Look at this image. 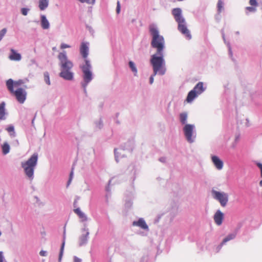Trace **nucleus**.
I'll list each match as a JSON object with an SVG mask.
<instances>
[{
    "label": "nucleus",
    "mask_w": 262,
    "mask_h": 262,
    "mask_svg": "<svg viewBox=\"0 0 262 262\" xmlns=\"http://www.w3.org/2000/svg\"><path fill=\"white\" fill-rule=\"evenodd\" d=\"M133 225L134 226H139L143 229H148V226L143 219H140L138 221L134 222Z\"/></svg>",
    "instance_id": "nucleus-15"
},
{
    "label": "nucleus",
    "mask_w": 262,
    "mask_h": 262,
    "mask_svg": "<svg viewBox=\"0 0 262 262\" xmlns=\"http://www.w3.org/2000/svg\"><path fill=\"white\" fill-rule=\"evenodd\" d=\"M28 11H29V9L27 8H23L21 10V13L24 15H27Z\"/></svg>",
    "instance_id": "nucleus-34"
},
{
    "label": "nucleus",
    "mask_w": 262,
    "mask_h": 262,
    "mask_svg": "<svg viewBox=\"0 0 262 262\" xmlns=\"http://www.w3.org/2000/svg\"><path fill=\"white\" fill-rule=\"evenodd\" d=\"M44 80L46 82V83L50 85V77H49V74L48 72H46L44 73Z\"/></svg>",
    "instance_id": "nucleus-26"
},
{
    "label": "nucleus",
    "mask_w": 262,
    "mask_h": 262,
    "mask_svg": "<svg viewBox=\"0 0 262 262\" xmlns=\"http://www.w3.org/2000/svg\"><path fill=\"white\" fill-rule=\"evenodd\" d=\"M58 58L60 62L61 67L62 69L59 75L61 77L68 80H71L73 78V73L70 71L73 67V63L69 60L66 55V52H61L59 54Z\"/></svg>",
    "instance_id": "nucleus-4"
},
{
    "label": "nucleus",
    "mask_w": 262,
    "mask_h": 262,
    "mask_svg": "<svg viewBox=\"0 0 262 262\" xmlns=\"http://www.w3.org/2000/svg\"><path fill=\"white\" fill-rule=\"evenodd\" d=\"M212 194L214 199L217 200L222 207L226 206L228 201V195L227 193L213 190Z\"/></svg>",
    "instance_id": "nucleus-6"
},
{
    "label": "nucleus",
    "mask_w": 262,
    "mask_h": 262,
    "mask_svg": "<svg viewBox=\"0 0 262 262\" xmlns=\"http://www.w3.org/2000/svg\"><path fill=\"white\" fill-rule=\"evenodd\" d=\"M5 103L4 102H2L0 104V120L5 119V115L6 114L5 112Z\"/></svg>",
    "instance_id": "nucleus-19"
},
{
    "label": "nucleus",
    "mask_w": 262,
    "mask_h": 262,
    "mask_svg": "<svg viewBox=\"0 0 262 262\" xmlns=\"http://www.w3.org/2000/svg\"><path fill=\"white\" fill-rule=\"evenodd\" d=\"M82 231H83V234L80 236V237L79 238L80 246H82L86 243L88 239V236L89 235V232L88 229H83Z\"/></svg>",
    "instance_id": "nucleus-12"
},
{
    "label": "nucleus",
    "mask_w": 262,
    "mask_h": 262,
    "mask_svg": "<svg viewBox=\"0 0 262 262\" xmlns=\"http://www.w3.org/2000/svg\"><path fill=\"white\" fill-rule=\"evenodd\" d=\"M246 10L250 12H254L256 11V8L254 7H246Z\"/></svg>",
    "instance_id": "nucleus-33"
},
{
    "label": "nucleus",
    "mask_w": 262,
    "mask_h": 262,
    "mask_svg": "<svg viewBox=\"0 0 262 262\" xmlns=\"http://www.w3.org/2000/svg\"><path fill=\"white\" fill-rule=\"evenodd\" d=\"M198 95L194 92L192 90L190 91L187 96L186 101L188 103L191 102L194 98H195Z\"/></svg>",
    "instance_id": "nucleus-18"
},
{
    "label": "nucleus",
    "mask_w": 262,
    "mask_h": 262,
    "mask_svg": "<svg viewBox=\"0 0 262 262\" xmlns=\"http://www.w3.org/2000/svg\"><path fill=\"white\" fill-rule=\"evenodd\" d=\"M11 52V54L9 56V58L11 60L19 61L21 58V55L19 53H17L14 49H11L10 50Z\"/></svg>",
    "instance_id": "nucleus-13"
},
{
    "label": "nucleus",
    "mask_w": 262,
    "mask_h": 262,
    "mask_svg": "<svg viewBox=\"0 0 262 262\" xmlns=\"http://www.w3.org/2000/svg\"><path fill=\"white\" fill-rule=\"evenodd\" d=\"M81 259L78 257L75 256L73 257V262H81Z\"/></svg>",
    "instance_id": "nucleus-38"
},
{
    "label": "nucleus",
    "mask_w": 262,
    "mask_h": 262,
    "mask_svg": "<svg viewBox=\"0 0 262 262\" xmlns=\"http://www.w3.org/2000/svg\"><path fill=\"white\" fill-rule=\"evenodd\" d=\"M80 52L82 57L84 59V64L80 66L82 73L83 82L82 83L83 88L85 89L88 84L93 79V74L91 70V65L90 62L87 59L89 52L88 43L82 42L80 47Z\"/></svg>",
    "instance_id": "nucleus-2"
},
{
    "label": "nucleus",
    "mask_w": 262,
    "mask_h": 262,
    "mask_svg": "<svg viewBox=\"0 0 262 262\" xmlns=\"http://www.w3.org/2000/svg\"><path fill=\"white\" fill-rule=\"evenodd\" d=\"M6 130L10 133L11 136H14V127L12 125L9 126L7 128Z\"/></svg>",
    "instance_id": "nucleus-28"
},
{
    "label": "nucleus",
    "mask_w": 262,
    "mask_h": 262,
    "mask_svg": "<svg viewBox=\"0 0 262 262\" xmlns=\"http://www.w3.org/2000/svg\"><path fill=\"white\" fill-rule=\"evenodd\" d=\"M73 168H72V170L70 173V178H69V180L68 181V185H69L71 181H72V178H73Z\"/></svg>",
    "instance_id": "nucleus-35"
},
{
    "label": "nucleus",
    "mask_w": 262,
    "mask_h": 262,
    "mask_svg": "<svg viewBox=\"0 0 262 262\" xmlns=\"http://www.w3.org/2000/svg\"><path fill=\"white\" fill-rule=\"evenodd\" d=\"M4 261L3 253L2 251H0V262Z\"/></svg>",
    "instance_id": "nucleus-41"
},
{
    "label": "nucleus",
    "mask_w": 262,
    "mask_h": 262,
    "mask_svg": "<svg viewBox=\"0 0 262 262\" xmlns=\"http://www.w3.org/2000/svg\"><path fill=\"white\" fill-rule=\"evenodd\" d=\"M129 66L130 68L132 69V71L134 73L135 75H137V69L133 61L129 62Z\"/></svg>",
    "instance_id": "nucleus-25"
},
{
    "label": "nucleus",
    "mask_w": 262,
    "mask_h": 262,
    "mask_svg": "<svg viewBox=\"0 0 262 262\" xmlns=\"http://www.w3.org/2000/svg\"><path fill=\"white\" fill-rule=\"evenodd\" d=\"M177 23H178L179 30L184 34L187 39H190L191 38V36L189 31L186 26L185 20L181 19V20L179 21Z\"/></svg>",
    "instance_id": "nucleus-8"
},
{
    "label": "nucleus",
    "mask_w": 262,
    "mask_h": 262,
    "mask_svg": "<svg viewBox=\"0 0 262 262\" xmlns=\"http://www.w3.org/2000/svg\"><path fill=\"white\" fill-rule=\"evenodd\" d=\"M121 149H115V154L116 157V161H118V158H119V156L117 155L118 154L120 153Z\"/></svg>",
    "instance_id": "nucleus-36"
},
{
    "label": "nucleus",
    "mask_w": 262,
    "mask_h": 262,
    "mask_svg": "<svg viewBox=\"0 0 262 262\" xmlns=\"http://www.w3.org/2000/svg\"><path fill=\"white\" fill-rule=\"evenodd\" d=\"M223 2L221 0H219L217 2V9L219 12H221L223 9Z\"/></svg>",
    "instance_id": "nucleus-29"
},
{
    "label": "nucleus",
    "mask_w": 262,
    "mask_h": 262,
    "mask_svg": "<svg viewBox=\"0 0 262 262\" xmlns=\"http://www.w3.org/2000/svg\"><path fill=\"white\" fill-rule=\"evenodd\" d=\"M39 254L42 256H45L47 255V252L45 251L41 250L40 251Z\"/></svg>",
    "instance_id": "nucleus-40"
},
{
    "label": "nucleus",
    "mask_w": 262,
    "mask_h": 262,
    "mask_svg": "<svg viewBox=\"0 0 262 262\" xmlns=\"http://www.w3.org/2000/svg\"><path fill=\"white\" fill-rule=\"evenodd\" d=\"M235 237V234H231L228 235L227 237H226L223 239V242H222L221 244L223 245L224 244H225L226 242L229 241L230 240L234 238Z\"/></svg>",
    "instance_id": "nucleus-24"
},
{
    "label": "nucleus",
    "mask_w": 262,
    "mask_h": 262,
    "mask_svg": "<svg viewBox=\"0 0 262 262\" xmlns=\"http://www.w3.org/2000/svg\"><path fill=\"white\" fill-rule=\"evenodd\" d=\"M52 49H53V50H56V48L55 47H53Z\"/></svg>",
    "instance_id": "nucleus-44"
},
{
    "label": "nucleus",
    "mask_w": 262,
    "mask_h": 262,
    "mask_svg": "<svg viewBox=\"0 0 262 262\" xmlns=\"http://www.w3.org/2000/svg\"><path fill=\"white\" fill-rule=\"evenodd\" d=\"M70 47H71L70 46L65 44V43H62L60 46V48L62 49H64L65 48H69Z\"/></svg>",
    "instance_id": "nucleus-37"
},
{
    "label": "nucleus",
    "mask_w": 262,
    "mask_h": 262,
    "mask_svg": "<svg viewBox=\"0 0 262 262\" xmlns=\"http://www.w3.org/2000/svg\"><path fill=\"white\" fill-rule=\"evenodd\" d=\"M180 119L181 122L184 124L186 122L187 119V114L186 113H182L180 115Z\"/></svg>",
    "instance_id": "nucleus-21"
},
{
    "label": "nucleus",
    "mask_w": 262,
    "mask_h": 262,
    "mask_svg": "<svg viewBox=\"0 0 262 262\" xmlns=\"http://www.w3.org/2000/svg\"><path fill=\"white\" fill-rule=\"evenodd\" d=\"M38 155L35 153L27 161L21 163L26 176L31 180L33 178L34 168L37 164Z\"/></svg>",
    "instance_id": "nucleus-5"
},
{
    "label": "nucleus",
    "mask_w": 262,
    "mask_h": 262,
    "mask_svg": "<svg viewBox=\"0 0 262 262\" xmlns=\"http://www.w3.org/2000/svg\"><path fill=\"white\" fill-rule=\"evenodd\" d=\"M257 166L258 167L260 168V174H261V177H262V164L261 163H258L257 164Z\"/></svg>",
    "instance_id": "nucleus-42"
},
{
    "label": "nucleus",
    "mask_w": 262,
    "mask_h": 262,
    "mask_svg": "<svg viewBox=\"0 0 262 262\" xmlns=\"http://www.w3.org/2000/svg\"><path fill=\"white\" fill-rule=\"evenodd\" d=\"M81 3H86L89 4H94L96 0H78Z\"/></svg>",
    "instance_id": "nucleus-31"
},
{
    "label": "nucleus",
    "mask_w": 262,
    "mask_h": 262,
    "mask_svg": "<svg viewBox=\"0 0 262 262\" xmlns=\"http://www.w3.org/2000/svg\"><path fill=\"white\" fill-rule=\"evenodd\" d=\"M65 244V241H63L60 248V251L59 255V261H60L62 257L63 253V250H64V247Z\"/></svg>",
    "instance_id": "nucleus-27"
},
{
    "label": "nucleus",
    "mask_w": 262,
    "mask_h": 262,
    "mask_svg": "<svg viewBox=\"0 0 262 262\" xmlns=\"http://www.w3.org/2000/svg\"><path fill=\"white\" fill-rule=\"evenodd\" d=\"M74 212L76 213L80 218L82 219H86V216L85 214L80 210L79 208H77L74 209Z\"/></svg>",
    "instance_id": "nucleus-23"
},
{
    "label": "nucleus",
    "mask_w": 262,
    "mask_h": 262,
    "mask_svg": "<svg viewBox=\"0 0 262 262\" xmlns=\"http://www.w3.org/2000/svg\"><path fill=\"white\" fill-rule=\"evenodd\" d=\"M194 129V125L192 124H186L184 127L183 130L184 135L188 142L192 143V133Z\"/></svg>",
    "instance_id": "nucleus-7"
},
{
    "label": "nucleus",
    "mask_w": 262,
    "mask_h": 262,
    "mask_svg": "<svg viewBox=\"0 0 262 262\" xmlns=\"http://www.w3.org/2000/svg\"><path fill=\"white\" fill-rule=\"evenodd\" d=\"M149 32L152 36L151 47L156 49V52L151 56L150 62L154 66L156 73L160 69L162 70V64H165L163 50L165 47L164 37L159 34L158 29L154 26H150Z\"/></svg>",
    "instance_id": "nucleus-1"
},
{
    "label": "nucleus",
    "mask_w": 262,
    "mask_h": 262,
    "mask_svg": "<svg viewBox=\"0 0 262 262\" xmlns=\"http://www.w3.org/2000/svg\"><path fill=\"white\" fill-rule=\"evenodd\" d=\"M194 92H195L198 95H200L202 93H203L205 89L203 86V83L202 82H199L193 88L192 90Z\"/></svg>",
    "instance_id": "nucleus-16"
},
{
    "label": "nucleus",
    "mask_w": 262,
    "mask_h": 262,
    "mask_svg": "<svg viewBox=\"0 0 262 262\" xmlns=\"http://www.w3.org/2000/svg\"><path fill=\"white\" fill-rule=\"evenodd\" d=\"M172 14L177 22L184 19L181 15V10L180 8H174L172 10Z\"/></svg>",
    "instance_id": "nucleus-14"
},
{
    "label": "nucleus",
    "mask_w": 262,
    "mask_h": 262,
    "mask_svg": "<svg viewBox=\"0 0 262 262\" xmlns=\"http://www.w3.org/2000/svg\"><path fill=\"white\" fill-rule=\"evenodd\" d=\"M41 26L43 29H48L50 27V24L45 15L41 16Z\"/></svg>",
    "instance_id": "nucleus-17"
},
{
    "label": "nucleus",
    "mask_w": 262,
    "mask_h": 262,
    "mask_svg": "<svg viewBox=\"0 0 262 262\" xmlns=\"http://www.w3.org/2000/svg\"><path fill=\"white\" fill-rule=\"evenodd\" d=\"M162 67L163 69H162V70L160 69L159 71H158V72L156 73L155 72L154 66H152V69H153V74L150 76V77L149 78L150 84H151L154 82V77L157 74L161 75H163L164 74H165L166 71V68L165 67V64H162Z\"/></svg>",
    "instance_id": "nucleus-11"
},
{
    "label": "nucleus",
    "mask_w": 262,
    "mask_h": 262,
    "mask_svg": "<svg viewBox=\"0 0 262 262\" xmlns=\"http://www.w3.org/2000/svg\"><path fill=\"white\" fill-rule=\"evenodd\" d=\"M259 185H260V186L262 187V180L260 181Z\"/></svg>",
    "instance_id": "nucleus-43"
},
{
    "label": "nucleus",
    "mask_w": 262,
    "mask_h": 262,
    "mask_svg": "<svg viewBox=\"0 0 262 262\" xmlns=\"http://www.w3.org/2000/svg\"><path fill=\"white\" fill-rule=\"evenodd\" d=\"M249 4L251 6H254V7H255V8H256V7H257L258 6V3H257L256 0H250Z\"/></svg>",
    "instance_id": "nucleus-32"
},
{
    "label": "nucleus",
    "mask_w": 262,
    "mask_h": 262,
    "mask_svg": "<svg viewBox=\"0 0 262 262\" xmlns=\"http://www.w3.org/2000/svg\"><path fill=\"white\" fill-rule=\"evenodd\" d=\"M116 11L118 14L119 13V12L120 11V3L119 1H118V2H117V9H116Z\"/></svg>",
    "instance_id": "nucleus-39"
},
{
    "label": "nucleus",
    "mask_w": 262,
    "mask_h": 262,
    "mask_svg": "<svg viewBox=\"0 0 262 262\" xmlns=\"http://www.w3.org/2000/svg\"><path fill=\"white\" fill-rule=\"evenodd\" d=\"M3 153L4 155L7 154L10 150V146L7 143H5L2 146Z\"/></svg>",
    "instance_id": "nucleus-22"
},
{
    "label": "nucleus",
    "mask_w": 262,
    "mask_h": 262,
    "mask_svg": "<svg viewBox=\"0 0 262 262\" xmlns=\"http://www.w3.org/2000/svg\"><path fill=\"white\" fill-rule=\"evenodd\" d=\"M49 5L48 0H39V8L40 10H44L47 8Z\"/></svg>",
    "instance_id": "nucleus-20"
},
{
    "label": "nucleus",
    "mask_w": 262,
    "mask_h": 262,
    "mask_svg": "<svg viewBox=\"0 0 262 262\" xmlns=\"http://www.w3.org/2000/svg\"><path fill=\"white\" fill-rule=\"evenodd\" d=\"M7 32V29L6 28L3 29L0 31V41L2 39L3 37L5 36Z\"/></svg>",
    "instance_id": "nucleus-30"
},
{
    "label": "nucleus",
    "mask_w": 262,
    "mask_h": 262,
    "mask_svg": "<svg viewBox=\"0 0 262 262\" xmlns=\"http://www.w3.org/2000/svg\"><path fill=\"white\" fill-rule=\"evenodd\" d=\"M212 162L214 166L218 170H221L223 167V162L216 156H212L211 157Z\"/></svg>",
    "instance_id": "nucleus-10"
},
{
    "label": "nucleus",
    "mask_w": 262,
    "mask_h": 262,
    "mask_svg": "<svg viewBox=\"0 0 262 262\" xmlns=\"http://www.w3.org/2000/svg\"><path fill=\"white\" fill-rule=\"evenodd\" d=\"M25 83L24 80L19 79L17 81H14L12 79H9L6 81V86L10 93L15 96L17 101L22 104L25 101L27 93L25 90L22 88Z\"/></svg>",
    "instance_id": "nucleus-3"
},
{
    "label": "nucleus",
    "mask_w": 262,
    "mask_h": 262,
    "mask_svg": "<svg viewBox=\"0 0 262 262\" xmlns=\"http://www.w3.org/2000/svg\"><path fill=\"white\" fill-rule=\"evenodd\" d=\"M213 219L215 223L217 225L220 226L223 223L224 219V213L222 212L220 210H218L214 214Z\"/></svg>",
    "instance_id": "nucleus-9"
},
{
    "label": "nucleus",
    "mask_w": 262,
    "mask_h": 262,
    "mask_svg": "<svg viewBox=\"0 0 262 262\" xmlns=\"http://www.w3.org/2000/svg\"><path fill=\"white\" fill-rule=\"evenodd\" d=\"M1 235H2V232H1V231H0V236H1Z\"/></svg>",
    "instance_id": "nucleus-45"
}]
</instances>
